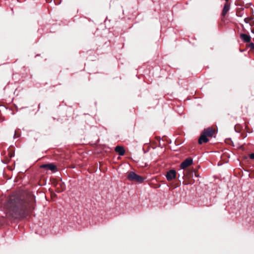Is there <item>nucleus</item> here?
I'll return each instance as SVG.
<instances>
[{"mask_svg": "<svg viewBox=\"0 0 254 254\" xmlns=\"http://www.w3.org/2000/svg\"><path fill=\"white\" fill-rule=\"evenodd\" d=\"M208 141V139L207 138V136L203 133V132H202L198 139V143L202 144L203 142H207Z\"/></svg>", "mask_w": 254, "mask_h": 254, "instance_id": "nucleus-6", "label": "nucleus"}, {"mask_svg": "<svg viewBox=\"0 0 254 254\" xmlns=\"http://www.w3.org/2000/svg\"><path fill=\"white\" fill-rule=\"evenodd\" d=\"M250 47L252 49H254V44L253 43H251L250 44Z\"/></svg>", "mask_w": 254, "mask_h": 254, "instance_id": "nucleus-10", "label": "nucleus"}, {"mask_svg": "<svg viewBox=\"0 0 254 254\" xmlns=\"http://www.w3.org/2000/svg\"><path fill=\"white\" fill-rule=\"evenodd\" d=\"M203 132L207 137H212L214 133V130L212 128L209 127L204 129Z\"/></svg>", "mask_w": 254, "mask_h": 254, "instance_id": "nucleus-4", "label": "nucleus"}, {"mask_svg": "<svg viewBox=\"0 0 254 254\" xmlns=\"http://www.w3.org/2000/svg\"><path fill=\"white\" fill-rule=\"evenodd\" d=\"M41 168H45L47 170L54 171L56 169V166L53 164H44L41 166Z\"/></svg>", "mask_w": 254, "mask_h": 254, "instance_id": "nucleus-5", "label": "nucleus"}, {"mask_svg": "<svg viewBox=\"0 0 254 254\" xmlns=\"http://www.w3.org/2000/svg\"><path fill=\"white\" fill-rule=\"evenodd\" d=\"M176 172L174 170L168 171L166 175V177L168 181H171L176 177Z\"/></svg>", "mask_w": 254, "mask_h": 254, "instance_id": "nucleus-3", "label": "nucleus"}, {"mask_svg": "<svg viewBox=\"0 0 254 254\" xmlns=\"http://www.w3.org/2000/svg\"><path fill=\"white\" fill-rule=\"evenodd\" d=\"M230 9V5L228 3H226L223 7L222 15L223 16H225L226 14V13L228 12V11Z\"/></svg>", "mask_w": 254, "mask_h": 254, "instance_id": "nucleus-9", "label": "nucleus"}, {"mask_svg": "<svg viewBox=\"0 0 254 254\" xmlns=\"http://www.w3.org/2000/svg\"><path fill=\"white\" fill-rule=\"evenodd\" d=\"M115 150L119 153V154L121 156H123L124 155L125 150L123 147L121 146H117L116 147Z\"/></svg>", "mask_w": 254, "mask_h": 254, "instance_id": "nucleus-8", "label": "nucleus"}, {"mask_svg": "<svg viewBox=\"0 0 254 254\" xmlns=\"http://www.w3.org/2000/svg\"><path fill=\"white\" fill-rule=\"evenodd\" d=\"M226 1H228L229 0H225Z\"/></svg>", "mask_w": 254, "mask_h": 254, "instance_id": "nucleus-12", "label": "nucleus"}, {"mask_svg": "<svg viewBox=\"0 0 254 254\" xmlns=\"http://www.w3.org/2000/svg\"><path fill=\"white\" fill-rule=\"evenodd\" d=\"M127 178L130 181H135L139 183L143 182L144 181L143 177L137 175L133 172H129L127 175Z\"/></svg>", "mask_w": 254, "mask_h": 254, "instance_id": "nucleus-1", "label": "nucleus"}, {"mask_svg": "<svg viewBox=\"0 0 254 254\" xmlns=\"http://www.w3.org/2000/svg\"><path fill=\"white\" fill-rule=\"evenodd\" d=\"M250 158L252 159H254V153H252L250 155Z\"/></svg>", "mask_w": 254, "mask_h": 254, "instance_id": "nucleus-11", "label": "nucleus"}, {"mask_svg": "<svg viewBox=\"0 0 254 254\" xmlns=\"http://www.w3.org/2000/svg\"><path fill=\"white\" fill-rule=\"evenodd\" d=\"M240 38L244 42H250L251 40V36L246 34H241Z\"/></svg>", "mask_w": 254, "mask_h": 254, "instance_id": "nucleus-7", "label": "nucleus"}, {"mask_svg": "<svg viewBox=\"0 0 254 254\" xmlns=\"http://www.w3.org/2000/svg\"><path fill=\"white\" fill-rule=\"evenodd\" d=\"M193 160L191 158H188L183 161L180 165V168L182 169H185L187 167L191 165L192 163Z\"/></svg>", "mask_w": 254, "mask_h": 254, "instance_id": "nucleus-2", "label": "nucleus"}]
</instances>
